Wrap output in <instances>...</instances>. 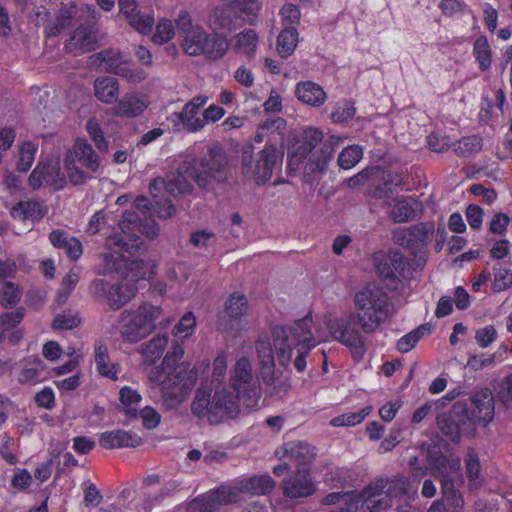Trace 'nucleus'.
Wrapping results in <instances>:
<instances>
[{"label":"nucleus","mask_w":512,"mask_h":512,"mask_svg":"<svg viewBox=\"0 0 512 512\" xmlns=\"http://www.w3.org/2000/svg\"><path fill=\"white\" fill-rule=\"evenodd\" d=\"M497 339V331L493 325L479 328L475 332V340L481 348L489 347Z\"/></svg>","instance_id":"61"},{"label":"nucleus","mask_w":512,"mask_h":512,"mask_svg":"<svg viewBox=\"0 0 512 512\" xmlns=\"http://www.w3.org/2000/svg\"><path fill=\"white\" fill-rule=\"evenodd\" d=\"M435 232L433 222H422L394 231L396 243L410 250H420L431 243Z\"/></svg>","instance_id":"17"},{"label":"nucleus","mask_w":512,"mask_h":512,"mask_svg":"<svg viewBox=\"0 0 512 512\" xmlns=\"http://www.w3.org/2000/svg\"><path fill=\"white\" fill-rule=\"evenodd\" d=\"M301 132V137L303 141H297L290 146L289 155L291 157L290 161H300L302 158L306 157L312 149L315 148L318 142L323 139L322 130H299Z\"/></svg>","instance_id":"30"},{"label":"nucleus","mask_w":512,"mask_h":512,"mask_svg":"<svg viewBox=\"0 0 512 512\" xmlns=\"http://www.w3.org/2000/svg\"><path fill=\"white\" fill-rule=\"evenodd\" d=\"M323 502L327 505H343L330 512H357L360 502H364L363 491L360 494L355 491L332 492L325 496Z\"/></svg>","instance_id":"31"},{"label":"nucleus","mask_w":512,"mask_h":512,"mask_svg":"<svg viewBox=\"0 0 512 512\" xmlns=\"http://www.w3.org/2000/svg\"><path fill=\"white\" fill-rule=\"evenodd\" d=\"M119 401L126 415L137 417L142 396L136 389L129 386L122 387L119 391Z\"/></svg>","instance_id":"41"},{"label":"nucleus","mask_w":512,"mask_h":512,"mask_svg":"<svg viewBox=\"0 0 512 512\" xmlns=\"http://www.w3.org/2000/svg\"><path fill=\"white\" fill-rule=\"evenodd\" d=\"M168 335L158 334L148 342L141 346V354L146 364H154L158 359L161 358L165 348L168 345Z\"/></svg>","instance_id":"37"},{"label":"nucleus","mask_w":512,"mask_h":512,"mask_svg":"<svg viewBox=\"0 0 512 512\" xmlns=\"http://www.w3.org/2000/svg\"><path fill=\"white\" fill-rule=\"evenodd\" d=\"M372 411V406H366L357 412H348L330 420L333 427H349L360 424Z\"/></svg>","instance_id":"45"},{"label":"nucleus","mask_w":512,"mask_h":512,"mask_svg":"<svg viewBox=\"0 0 512 512\" xmlns=\"http://www.w3.org/2000/svg\"><path fill=\"white\" fill-rule=\"evenodd\" d=\"M363 157L362 147L359 145H351L343 149L338 157V164L343 169H351Z\"/></svg>","instance_id":"49"},{"label":"nucleus","mask_w":512,"mask_h":512,"mask_svg":"<svg viewBox=\"0 0 512 512\" xmlns=\"http://www.w3.org/2000/svg\"><path fill=\"white\" fill-rule=\"evenodd\" d=\"M481 149V139L475 135L460 139L455 151L463 157H468Z\"/></svg>","instance_id":"55"},{"label":"nucleus","mask_w":512,"mask_h":512,"mask_svg":"<svg viewBox=\"0 0 512 512\" xmlns=\"http://www.w3.org/2000/svg\"><path fill=\"white\" fill-rule=\"evenodd\" d=\"M94 361L97 372L110 380H118V374L120 373V366L118 363H112L108 348L103 341L98 340L94 346Z\"/></svg>","instance_id":"27"},{"label":"nucleus","mask_w":512,"mask_h":512,"mask_svg":"<svg viewBox=\"0 0 512 512\" xmlns=\"http://www.w3.org/2000/svg\"><path fill=\"white\" fill-rule=\"evenodd\" d=\"M241 20H248L232 2L222 7H216L210 14L208 21L212 30L232 31L237 28Z\"/></svg>","instance_id":"20"},{"label":"nucleus","mask_w":512,"mask_h":512,"mask_svg":"<svg viewBox=\"0 0 512 512\" xmlns=\"http://www.w3.org/2000/svg\"><path fill=\"white\" fill-rule=\"evenodd\" d=\"M120 233H113L105 240V248L109 252L101 255L103 263L98 268V274L108 275L117 273L128 282L149 280L157 273L155 261L129 259L124 253L135 255L144 245L138 233L147 238H155L159 234V227L151 219L145 223L136 211H126L119 221Z\"/></svg>","instance_id":"2"},{"label":"nucleus","mask_w":512,"mask_h":512,"mask_svg":"<svg viewBox=\"0 0 512 512\" xmlns=\"http://www.w3.org/2000/svg\"><path fill=\"white\" fill-rule=\"evenodd\" d=\"M312 324V317L307 315L292 325L274 327L273 344L264 336L256 341L261 376L271 396L283 398L291 387L289 378L275 369L276 361L284 368L293 361L295 369L303 372L306 369V357L311 349L325 341L326 337L322 330L312 332Z\"/></svg>","instance_id":"1"},{"label":"nucleus","mask_w":512,"mask_h":512,"mask_svg":"<svg viewBox=\"0 0 512 512\" xmlns=\"http://www.w3.org/2000/svg\"><path fill=\"white\" fill-rule=\"evenodd\" d=\"M101 158L84 138H77L66 150L63 164L69 183L73 186L86 184L99 172Z\"/></svg>","instance_id":"7"},{"label":"nucleus","mask_w":512,"mask_h":512,"mask_svg":"<svg viewBox=\"0 0 512 512\" xmlns=\"http://www.w3.org/2000/svg\"><path fill=\"white\" fill-rule=\"evenodd\" d=\"M227 404L224 399H217V387L212 398L203 388H199L191 403V411L198 418L206 417L212 424H217L228 417Z\"/></svg>","instance_id":"15"},{"label":"nucleus","mask_w":512,"mask_h":512,"mask_svg":"<svg viewBox=\"0 0 512 512\" xmlns=\"http://www.w3.org/2000/svg\"><path fill=\"white\" fill-rule=\"evenodd\" d=\"M109 222V215L103 211L95 212L89 219L86 227V232L90 235H94L102 231Z\"/></svg>","instance_id":"64"},{"label":"nucleus","mask_w":512,"mask_h":512,"mask_svg":"<svg viewBox=\"0 0 512 512\" xmlns=\"http://www.w3.org/2000/svg\"><path fill=\"white\" fill-rule=\"evenodd\" d=\"M162 308L149 302L136 309H126L119 316L120 336L124 342L135 344L150 335L156 328V320Z\"/></svg>","instance_id":"9"},{"label":"nucleus","mask_w":512,"mask_h":512,"mask_svg":"<svg viewBox=\"0 0 512 512\" xmlns=\"http://www.w3.org/2000/svg\"><path fill=\"white\" fill-rule=\"evenodd\" d=\"M417 491L418 486L405 477L378 478L363 490L364 503L370 512H381L391 507L394 498H414Z\"/></svg>","instance_id":"8"},{"label":"nucleus","mask_w":512,"mask_h":512,"mask_svg":"<svg viewBox=\"0 0 512 512\" xmlns=\"http://www.w3.org/2000/svg\"><path fill=\"white\" fill-rule=\"evenodd\" d=\"M49 240L55 248L65 251L71 260H77L83 253L82 243L63 230H53L49 234Z\"/></svg>","instance_id":"32"},{"label":"nucleus","mask_w":512,"mask_h":512,"mask_svg":"<svg viewBox=\"0 0 512 512\" xmlns=\"http://www.w3.org/2000/svg\"><path fill=\"white\" fill-rule=\"evenodd\" d=\"M95 96L104 103H113L118 98V80L112 76L99 77L94 83Z\"/></svg>","instance_id":"35"},{"label":"nucleus","mask_w":512,"mask_h":512,"mask_svg":"<svg viewBox=\"0 0 512 512\" xmlns=\"http://www.w3.org/2000/svg\"><path fill=\"white\" fill-rule=\"evenodd\" d=\"M466 473L469 478L471 488H478L483 478L480 475V460L474 449H468L465 457Z\"/></svg>","instance_id":"43"},{"label":"nucleus","mask_w":512,"mask_h":512,"mask_svg":"<svg viewBox=\"0 0 512 512\" xmlns=\"http://www.w3.org/2000/svg\"><path fill=\"white\" fill-rule=\"evenodd\" d=\"M92 64L99 62V65L107 72L114 74L118 66L123 62L118 51L103 50L91 56Z\"/></svg>","instance_id":"44"},{"label":"nucleus","mask_w":512,"mask_h":512,"mask_svg":"<svg viewBox=\"0 0 512 512\" xmlns=\"http://www.w3.org/2000/svg\"><path fill=\"white\" fill-rule=\"evenodd\" d=\"M298 30L296 27H284L277 37L276 48L282 58L292 55L298 43Z\"/></svg>","instance_id":"40"},{"label":"nucleus","mask_w":512,"mask_h":512,"mask_svg":"<svg viewBox=\"0 0 512 512\" xmlns=\"http://www.w3.org/2000/svg\"><path fill=\"white\" fill-rule=\"evenodd\" d=\"M238 491L216 490L210 494L201 495L189 504V512H215L221 505H228L237 500Z\"/></svg>","instance_id":"21"},{"label":"nucleus","mask_w":512,"mask_h":512,"mask_svg":"<svg viewBox=\"0 0 512 512\" xmlns=\"http://www.w3.org/2000/svg\"><path fill=\"white\" fill-rule=\"evenodd\" d=\"M43 362L39 357H30L23 363L17 380L23 385H34L41 381Z\"/></svg>","instance_id":"38"},{"label":"nucleus","mask_w":512,"mask_h":512,"mask_svg":"<svg viewBox=\"0 0 512 512\" xmlns=\"http://www.w3.org/2000/svg\"><path fill=\"white\" fill-rule=\"evenodd\" d=\"M136 287L129 284H114L108 289L107 304L118 310L130 302L136 295Z\"/></svg>","instance_id":"34"},{"label":"nucleus","mask_w":512,"mask_h":512,"mask_svg":"<svg viewBox=\"0 0 512 512\" xmlns=\"http://www.w3.org/2000/svg\"><path fill=\"white\" fill-rule=\"evenodd\" d=\"M97 44V30L90 24L79 25L65 43L70 52L84 53L92 51Z\"/></svg>","instance_id":"22"},{"label":"nucleus","mask_w":512,"mask_h":512,"mask_svg":"<svg viewBox=\"0 0 512 512\" xmlns=\"http://www.w3.org/2000/svg\"><path fill=\"white\" fill-rule=\"evenodd\" d=\"M38 150L37 144L27 141L19 148L17 169L20 172H27L33 165Z\"/></svg>","instance_id":"47"},{"label":"nucleus","mask_w":512,"mask_h":512,"mask_svg":"<svg viewBox=\"0 0 512 512\" xmlns=\"http://www.w3.org/2000/svg\"><path fill=\"white\" fill-rule=\"evenodd\" d=\"M353 303L357 324L365 334L375 333L390 317V296L375 283L359 290Z\"/></svg>","instance_id":"6"},{"label":"nucleus","mask_w":512,"mask_h":512,"mask_svg":"<svg viewBox=\"0 0 512 512\" xmlns=\"http://www.w3.org/2000/svg\"><path fill=\"white\" fill-rule=\"evenodd\" d=\"M196 317L193 312L185 313L174 328V335L179 339H186L196 329Z\"/></svg>","instance_id":"51"},{"label":"nucleus","mask_w":512,"mask_h":512,"mask_svg":"<svg viewBox=\"0 0 512 512\" xmlns=\"http://www.w3.org/2000/svg\"><path fill=\"white\" fill-rule=\"evenodd\" d=\"M274 487L275 482L269 475H261L254 476L242 481L240 487H221L218 490H237V500L233 502L236 503L241 500V494L243 492L256 495H264L269 493Z\"/></svg>","instance_id":"29"},{"label":"nucleus","mask_w":512,"mask_h":512,"mask_svg":"<svg viewBox=\"0 0 512 512\" xmlns=\"http://www.w3.org/2000/svg\"><path fill=\"white\" fill-rule=\"evenodd\" d=\"M22 296V290L12 282H5L0 288V305L7 308L17 304Z\"/></svg>","instance_id":"50"},{"label":"nucleus","mask_w":512,"mask_h":512,"mask_svg":"<svg viewBox=\"0 0 512 512\" xmlns=\"http://www.w3.org/2000/svg\"><path fill=\"white\" fill-rule=\"evenodd\" d=\"M181 46L189 56H204L210 61H218L227 53L230 42L224 34H209L203 27L196 25L195 30L183 36Z\"/></svg>","instance_id":"10"},{"label":"nucleus","mask_w":512,"mask_h":512,"mask_svg":"<svg viewBox=\"0 0 512 512\" xmlns=\"http://www.w3.org/2000/svg\"><path fill=\"white\" fill-rule=\"evenodd\" d=\"M283 450V456L295 462L297 470L306 468L309 471L310 465L316 456L315 448L302 441L287 442L283 445Z\"/></svg>","instance_id":"24"},{"label":"nucleus","mask_w":512,"mask_h":512,"mask_svg":"<svg viewBox=\"0 0 512 512\" xmlns=\"http://www.w3.org/2000/svg\"><path fill=\"white\" fill-rule=\"evenodd\" d=\"M175 34L174 25L171 20L164 19L157 26L152 40L156 44H164L170 41Z\"/></svg>","instance_id":"56"},{"label":"nucleus","mask_w":512,"mask_h":512,"mask_svg":"<svg viewBox=\"0 0 512 512\" xmlns=\"http://www.w3.org/2000/svg\"><path fill=\"white\" fill-rule=\"evenodd\" d=\"M390 217L395 223H404L413 220L422 212V205L413 197H403L394 200Z\"/></svg>","instance_id":"28"},{"label":"nucleus","mask_w":512,"mask_h":512,"mask_svg":"<svg viewBox=\"0 0 512 512\" xmlns=\"http://www.w3.org/2000/svg\"><path fill=\"white\" fill-rule=\"evenodd\" d=\"M45 211L37 201H20L12 206L10 214L15 220H39L44 216Z\"/></svg>","instance_id":"36"},{"label":"nucleus","mask_w":512,"mask_h":512,"mask_svg":"<svg viewBox=\"0 0 512 512\" xmlns=\"http://www.w3.org/2000/svg\"><path fill=\"white\" fill-rule=\"evenodd\" d=\"M226 157L219 146H213L208 151V157L198 161L187 155L178 172L166 181V189L173 195L189 192L192 183L199 187H206L211 179H221L226 168Z\"/></svg>","instance_id":"5"},{"label":"nucleus","mask_w":512,"mask_h":512,"mask_svg":"<svg viewBox=\"0 0 512 512\" xmlns=\"http://www.w3.org/2000/svg\"><path fill=\"white\" fill-rule=\"evenodd\" d=\"M281 162L282 153L272 145L263 149L255 161L245 151L242 160L243 174L247 178L254 179L258 185H262L270 180L273 170L280 166Z\"/></svg>","instance_id":"14"},{"label":"nucleus","mask_w":512,"mask_h":512,"mask_svg":"<svg viewBox=\"0 0 512 512\" xmlns=\"http://www.w3.org/2000/svg\"><path fill=\"white\" fill-rule=\"evenodd\" d=\"M258 44V35L253 29H246L236 35L235 49L250 55Z\"/></svg>","instance_id":"48"},{"label":"nucleus","mask_w":512,"mask_h":512,"mask_svg":"<svg viewBox=\"0 0 512 512\" xmlns=\"http://www.w3.org/2000/svg\"><path fill=\"white\" fill-rule=\"evenodd\" d=\"M227 355L221 352L213 361L212 382H218L220 387L227 373Z\"/></svg>","instance_id":"59"},{"label":"nucleus","mask_w":512,"mask_h":512,"mask_svg":"<svg viewBox=\"0 0 512 512\" xmlns=\"http://www.w3.org/2000/svg\"><path fill=\"white\" fill-rule=\"evenodd\" d=\"M207 100L206 96L194 97L184 105L182 111L172 113L168 117V121L174 128H204L206 125L220 120L224 116L225 110L217 105H210L202 115H199Z\"/></svg>","instance_id":"12"},{"label":"nucleus","mask_w":512,"mask_h":512,"mask_svg":"<svg viewBox=\"0 0 512 512\" xmlns=\"http://www.w3.org/2000/svg\"><path fill=\"white\" fill-rule=\"evenodd\" d=\"M149 102L145 97L136 93L126 94L114 107L117 115L122 117H136L147 109Z\"/></svg>","instance_id":"33"},{"label":"nucleus","mask_w":512,"mask_h":512,"mask_svg":"<svg viewBox=\"0 0 512 512\" xmlns=\"http://www.w3.org/2000/svg\"><path fill=\"white\" fill-rule=\"evenodd\" d=\"M494 361V354H474L468 357L467 367L473 371H479L493 365Z\"/></svg>","instance_id":"62"},{"label":"nucleus","mask_w":512,"mask_h":512,"mask_svg":"<svg viewBox=\"0 0 512 512\" xmlns=\"http://www.w3.org/2000/svg\"><path fill=\"white\" fill-rule=\"evenodd\" d=\"M467 417L474 425H487L494 417V399L489 389L476 392L471 407L466 411Z\"/></svg>","instance_id":"19"},{"label":"nucleus","mask_w":512,"mask_h":512,"mask_svg":"<svg viewBox=\"0 0 512 512\" xmlns=\"http://www.w3.org/2000/svg\"><path fill=\"white\" fill-rule=\"evenodd\" d=\"M295 96L303 104L318 108L327 100V93L318 83L310 80L300 81L295 86Z\"/></svg>","instance_id":"26"},{"label":"nucleus","mask_w":512,"mask_h":512,"mask_svg":"<svg viewBox=\"0 0 512 512\" xmlns=\"http://www.w3.org/2000/svg\"><path fill=\"white\" fill-rule=\"evenodd\" d=\"M80 322L81 319L77 312L63 311L54 318L52 327L54 329L70 330L77 327Z\"/></svg>","instance_id":"54"},{"label":"nucleus","mask_w":512,"mask_h":512,"mask_svg":"<svg viewBox=\"0 0 512 512\" xmlns=\"http://www.w3.org/2000/svg\"><path fill=\"white\" fill-rule=\"evenodd\" d=\"M261 396L259 377L246 356L236 360L230 371L228 384L217 387V399L225 400L228 417L231 419L238 416L240 405L250 409L258 407Z\"/></svg>","instance_id":"4"},{"label":"nucleus","mask_w":512,"mask_h":512,"mask_svg":"<svg viewBox=\"0 0 512 512\" xmlns=\"http://www.w3.org/2000/svg\"><path fill=\"white\" fill-rule=\"evenodd\" d=\"M248 312L249 304L246 296L238 292L232 293L218 313L216 326L232 336H238L248 328Z\"/></svg>","instance_id":"13"},{"label":"nucleus","mask_w":512,"mask_h":512,"mask_svg":"<svg viewBox=\"0 0 512 512\" xmlns=\"http://www.w3.org/2000/svg\"><path fill=\"white\" fill-rule=\"evenodd\" d=\"M430 328L427 325H420L418 328L402 336L397 342V350L401 353H407L411 351L418 341L429 333Z\"/></svg>","instance_id":"46"},{"label":"nucleus","mask_w":512,"mask_h":512,"mask_svg":"<svg viewBox=\"0 0 512 512\" xmlns=\"http://www.w3.org/2000/svg\"><path fill=\"white\" fill-rule=\"evenodd\" d=\"M79 281V274L70 270L62 279L61 287L57 294V302L63 304L69 297L71 291L75 288Z\"/></svg>","instance_id":"53"},{"label":"nucleus","mask_w":512,"mask_h":512,"mask_svg":"<svg viewBox=\"0 0 512 512\" xmlns=\"http://www.w3.org/2000/svg\"><path fill=\"white\" fill-rule=\"evenodd\" d=\"M25 315V309L17 308L15 311L6 312L0 315V326L4 330H10L20 324Z\"/></svg>","instance_id":"60"},{"label":"nucleus","mask_w":512,"mask_h":512,"mask_svg":"<svg viewBox=\"0 0 512 512\" xmlns=\"http://www.w3.org/2000/svg\"><path fill=\"white\" fill-rule=\"evenodd\" d=\"M280 15L284 27H296L300 23V10L292 3L285 4L280 10Z\"/></svg>","instance_id":"58"},{"label":"nucleus","mask_w":512,"mask_h":512,"mask_svg":"<svg viewBox=\"0 0 512 512\" xmlns=\"http://www.w3.org/2000/svg\"><path fill=\"white\" fill-rule=\"evenodd\" d=\"M284 496L290 499L309 497L316 491L315 484L306 468H299L281 484Z\"/></svg>","instance_id":"18"},{"label":"nucleus","mask_w":512,"mask_h":512,"mask_svg":"<svg viewBox=\"0 0 512 512\" xmlns=\"http://www.w3.org/2000/svg\"><path fill=\"white\" fill-rule=\"evenodd\" d=\"M119 10L126 17L129 24L142 34L149 33L154 25L152 13H142L137 10L135 0H118Z\"/></svg>","instance_id":"23"},{"label":"nucleus","mask_w":512,"mask_h":512,"mask_svg":"<svg viewBox=\"0 0 512 512\" xmlns=\"http://www.w3.org/2000/svg\"><path fill=\"white\" fill-rule=\"evenodd\" d=\"M402 435V428L394 426L390 429L389 434L382 440L378 447L381 454L391 451L399 442Z\"/></svg>","instance_id":"63"},{"label":"nucleus","mask_w":512,"mask_h":512,"mask_svg":"<svg viewBox=\"0 0 512 512\" xmlns=\"http://www.w3.org/2000/svg\"><path fill=\"white\" fill-rule=\"evenodd\" d=\"M437 425L440 431L452 441H459L461 429L451 416L440 415L437 418Z\"/></svg>","instance_id":"52"},{"label":"nucleus","mask_w":512,"mask_h":512,"mask_svg":"<svg viewBox=\"0 0 512 512\" xmlns=\"http://www.w3.org/2000/svg\"><path fill=\"white\" fill-rule=\"evenodd\" d=\"M473 55L481 71H486L491 67L492 50L486 36H479L475 40L473 45Z\"/></svg>","instance_id":"42"},{"label":"nucleus","mask_w":512,"mask_h":512,"mask_svg":"<svg viewBox=\"0 0 512 512\" xmlns=\"http://www.w3.org/2000/svg\"><path fill=\"white\" fill-rule=\"evenodd\" d=\"M184 355V348L176 342L161 365L154 367L149 373V380L160 386L163 402L168 408H175L182 403L193 390L198 375L188 363H179Z\"/></svg>","instance_id":"3"},{"label":"nucleus","mask_w":512,"mask_h":512,"mask_svg":"<svg viewBox=\"0 0 512 512\" xmlns=\"http://www.w3.org/2000/svg\"><path fill=\"white\" fill-rule=\"evenodd\" d=\"M67 182L66 173H62L59 163L51 159L40 161L29 176V184L33 189L45 185L59 191L66 187Z\"/></svg>","instance_id":"16"},{"label":"nucleus","mask_w":512,"mask_h":512,"mask_svg":"<svg viewBox=\"0 0 512 512\" xmlns=\"http://www.w3.org/2000/svg\"><path fill=\"white\" fill-rule=\"evenodd\" d=\"M356 112V103L353 99H341L332 106L329 117L333 124L343 125L352 120Z\"/></svg>","instance_id":"39"},{"label":"nucleus","mask_w":512,"mask_h":512,"mask_svg":"<svg viewBox=\"0 0 512 512\" xmlns=\"http://www.w3.org/2000/svg\"><path fill=\"white\" fill-rule=\"evenodd\" d=\"M323 324L334 341L350 348L354 354L360 356L364 354V333L358 326L353 312H347L341 316L326 313L323 315Z\"/></svg>","instance_id":"11"},{"label":"nucleus","mask_w":512,"mask_h":512,"mask_svg":"<svg viewBox=\"0 0 512 512\" xmlns=\"http://www.w3.org/2000/svg\"><path fill=\"white\" fill-rule=\"evenodd\" d=\"M427 144L432 151L442 153L450 148L452 142L444 135L443 130H436L427 136Z\"/></svg>","instance_id":"57"},{"label":"nucleus","mask_w":512,"mask_h":512,"mask_svg":"<svg viewBox=\"0 0 512 512\" xmlns=\"http://www.w3.org/2000/svg\"><path fill=\"white\" fill-rule=\"evenodd\" d=\"M142 439L135 433L125 430L106 431L99 436V445L104 449H117L124 447H138Z\"/></svg>","instance_id":"25"}]
</instances>
